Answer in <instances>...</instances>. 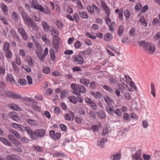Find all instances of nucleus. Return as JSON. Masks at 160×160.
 <instances>
[{
  "mask_svg": "<svg viewBox=\"0 0 160 160\" xmlns=\"http://www.w3.org/2000/svg\"><path fill=\"white\" fill-rule=\"evenodd\" d=\"M59 37L57 35H54L53 38V43L52 46L55 49L56 52L57 51L59 46Z\"/></svg>",
  "mask_w": 160,
  "mask_h": 160,
  "instance_id": "nucleus-6",
  "label": "nucleus"
},
{
  "mask_svg": "<svg viewBox=\"0 0 160 160\" xmlns=\"http://www.w3.org/2000/svg\"><path fill=\"white\" fill-rule=\"evenodd\" d=\"M80 82L82 84L86 86H88L89 83V81L88 79L85 78L80 79Z\"/></svg>",
  "mask_w": 160,
  "mask_h": 160,
  "instance_id": "nucleus-33",
  "label": "nucleus"
},
{
  "mask_svg": "<svg viewBox=\"0 0 160 160\" xmlns=\"http://www.w3.org/2000/svg\"><path fill=\"white\" fill-rule=\"evenodd\" d=\"M18 30L19 33L22 35L23 39L24 40H26L27 39V36L24 29L19 28H18Z\"/></svg>",
  "mask_w": 160,
  "mask_h": 160,
  "instance_id": "nucleus-12",
  "label": "nucleus"
},
{
  "mask_svg": "<svg viewBox=\"0 0 160 160\" xmlns=\"http://www.w3.org/2000/svg\"><path fill=\"white\" fill-rule=\"evenodd\" d=\"M124 120H126V122H128L130 121L129 114L127 113L124 114L123 115Z\"/></svg>",
  "mask_w": 160,
  "mask_h": 160,
  "instance_id": "nucleus-40",
  "label": "nucleus"
},
{
  "mask_svg": "<svg viewBox=\"0 0 160 160\" xmlns=\"http://www.w3.org/2000/svg\"><path fill=\"white\" fill-rule=\"evenodd\" d=\"M5 94L6 96L13 99H22V95L12 91H6L5 92Z\"/></svg>",
  "mask_w": 160,
  "mask_h": 160,
  "instance_id": "nucleus-4",
  "label": "nucleus"
},
{
  "mask_svg": "<svg viewBox=\"0 0 160 160\" xmlns=\"http://www.w3.org/2000/svg\"><path fill=\"white\" fill-rule=\"evenodd\" d=\"M115 113V114L118 116H121V112L119 109H117L116 111L114 110L112 112V114Z\"/></svg>",
  "mask_w": 160,
  "mask_h": 160,
  "instance_id": "nucleus-50",
  "label": "nucleus"
},
{
  "mask_svg": "<svg viewBox=\"0 0 160 160\" xmlns=\"http://www.w3.org/2000/svg\"><path fill=\"white\" fill-rule=\"evenodd\" d=\"M69 101L74 104H76L77 103V100L76 98L74 96L69 97L68 98Z\"/></svg>",
  "mask_w": 160,
  "mask_h": 160,
  "instance_id": "nucleus-31",
  "label": "nucleus"
},
{
  "mask_svg": "<svg viewBox=\"0 0 160 160\" xmlns=\"http://www.w3.org/2000/svg\"><path fill=\"white\" fill-rule=\"evenodd\" d=\"M26 131L28 134L29 135L30 138L32 140L34 139V131H33L31 128L29 126H27L25 127L24 131Z\"/></svg>",
  "mask_w": 160,
  "mask_h": 160,
  "instance_id": "nucleus-10",
  "label": "nucleus"
},
{
  "mask_svg": "<svg viewBox=\"0 0 160 160\" xmlns=\"http://www.w3.org/2000/svg\"><path fill=\"white\" fill-rule=\"evenodd\" d=\"M42 41L45 42L46 44H50V41L47 38V35L46 34H44L42 36Z\"/></svg>",
  "mask_w": 160,
  "mask_h": 160,
  "instance_id": "nucleus-30",
  "label": "nucleus"
},
{
  "mask_svg": "<svg viewBox=\"0 0 160 160\" xmlns=\"http://www.w3.org/2000/svg\"><path fill=\"white\" fill-rule=\"evenodd\" d=\"M78 87H77V88H78L79 91L81 93V92L82 93H84L86 92V90L84 87L78 84Z\"/></svg>",
  "mask_w": 160,
  "mask_h": 160,
  "instance_id": "nucleus-28",
  "label": "nucleus"
},
{
  "mask_svg": "<svg viewBox=\"0 0 160 160\" xmlns=\"http://www.w3.org/2000/svg\"><path fill=\"white\" fill-rule=\"evenodd\" d=\"M8 106L9 108L14 110L19 111V109L20 108L19 107L14 104H9L8 105Z\"/></svg>",
  "mask_w": 160,
  "mask_h": 160,
  "instance_id": "nucleus-20",
  "label": "nucleus"
},
{
  "mask_svg": "<svg viewBox=\"0 0 160 160\" xmlns=\"http://www.w3.org/2000/svg\"><path fill=\"white\" fill-rule=\"evenodd\" d=\"M42 25L43 31L49 33L50 31V27L49 25L44 21H43L42 22Z\"/></svg>",
  "mask_w": 160,
  "mask_h": 160,
  "instance_id": "nucleus-11",
  "label": "nucleus"
},
{
  "mask_svg": "<svg viewBox=\"0 0 160 160\" xmlns=\"http://www.w3.org/2000/svg\"><path fill=\"white\" fill-rule=\"evenodd\" d=\"M124 12L125 16L126 19H128L130 17L131 15V13L128 9H127L125 10Z\"/></svg>",
  "mask_w": 160,
  "mask_h": 160,
  "instance_id": "nucleus-39",
  "label": "nucleus"
},
{
  "mask_svg": "<svg viewBox=\"0 0 160 160\" xmlns=\"http://www.w3.org/2000/svg\"><path fill=\"white\" fill-rule=\"evenodd\" d=\"M22 99L23 101H24L27 103L31 102L32 103H35L36 102V101L34 99L30 98L27 97L24 98L22 97Z\"/></svg>",
  "mask_w": 160,
  "mask_h": 160,
  "instance_id": "nucleus-22",
  "label": "nucleus"
},
{
  "mask_svg": "<svg viewBox=\"0 0 160 160\" xmlns=\"http://www.w3.org/2000/svg\"><path fill=\"white\" fill-rule=\"evenodd\" d=\"M56 24L58 28H61L63 27L62 23L61 21L59 20H57Z\"/></svg>",
  "mask_w": 160,
  "mask_h": 160,
  "instance_id": "nucleus-54",
  "label": "nucleus"
},
{
  "mask_svg": "<svg viewBox=\"0 0 160 160\" xmlns=\"http://www.w3.org/2000/svg\"><path fill=\"white\" fill-rule=\"evenodd\" d=\"M88 105L90 106V108L92 110H96L97 109V105L93 101Z\"/></svg>",
  "mask_w": 160,
  "mask_h": 160,
  "instance_id": "nucleus-36",
  "label": "nucleus"
},
{
  "mask_svg": "<svg viewBox=\"0 0 160 160\" xmlns=\"http://www.w3.org/2000/svg\"><path fill=\"white\" fill-rule=\"evenodd\" d=\"M101 7L104 10H106V9H107L108 8V7L107 6V5L106 4L105 2H101Z\"/></svg>",
  "mask_w": 160,
  "mask_h": 160,
  "instance_id": "nucleus-59",
  "label": "nucleus"
},
{
  "mask_svg": "<svg viewBox=\"0 0 160 160\" xmlns=\"http://www.w3.org/2000/svg\"><path fill=\"white\" fill-rule=\"evenodd\" d=\"M49 52L50 55V58L51 59L52 61H54L55 60V54L53 49H50L49 50Z\"/></svg>",
  "mask_w": 160,
  "mask_h": 160,
  "instance_id": "nucleus-27",
  "label": "nucleus"
},
{
  "mask_svg": "<svg viewBox=\"0 0 160 160\" xmlns=\"http://www.w3.org/2000/svg\"><path fill=\"white\" fill-rule=\"evenodd\" d=\"M73 21L75 20L77 23H78L79 21V18L78 15L77 13H75L73 16Z\"/></svg>",
  "mask_w": 160,
  "mask_h": 160,
  "instance_id": "nucleus-45",
  "label": "nucleus"
},
{
  "mask_svg": "<svg viewBox=\"0 0 160 160\" xmlns=\"http://www.w3.org/2000/svg\"><path fill=\"white\" fill-rule=\"evenodd\" d=\"M120 155V154H115L114 155H111V157L113 160H118V158H119V156Z\"/></svg>",
  "mask_w": 160,
  "mask_h": 160,
  "instance_id": "nucleus-53",
  "label": "nucleus"
},
{
  "mask_svg": "<svg viewBox=\"0 0 160 160\" xmlns=\"http://www.w3.org/2000/svg\"><path fill=\"white\" fill-rule=\"evenodd\" d=\"M79 13L80 17L83 18L87 19L88 17V15L86 12L80 11L79 12Z\"/></svg>",
  "mask_w": 160,
  "mask_h": 160,
  "instance_id": "nucleus-34",
  "label": "nucleus"
},
{
  "mask_svg": "<svg viewBox=\"0 0 160 160\" xmlns=\"http://www.w3.org/2000/svg\"><path fill=\"white\" fill-rule=\"evenodd\" d=\"M8 116L10 118L12 119L16 122H18L20 120L19 117L18 116V114L14 112L9 113Z\"/></svg>",
  "mask_w": 160,
  "mask_h": 160,
  "instance_id": "nucleus-9",
  "label": "nucleus"
},
{
  "mask_svg": "<svg viewBox=\"0 0 160 160\" xmlns=\"http://www.w3.org/2000/svg\"><path fill=\"white\" fill-rule=\"evenodd\" d=\"M103 88L109 93L111 94H112L113 93V89L109 87L108 85H104L103 86Z\"/></svg>",
  "mask_w": 160,
  "mask_h": 160,
  "instance_id": "nucleus-29",
  "label": "nucleus"
},
{
  "mask_svg": "<svg viewBox=\"0 0 160 160\" xmlns=\"http://www.w3.org/2000/svg\"><path fill=\"white\" fill-rule=\"evenodd\" d=\"M108 141V139L107 138L104 137L102 139L98 142V145L101 148L104 147L105 143L106 142Z\"/></svg>",
  "mask_w": 160,
  "mask_h": 160,
  "instance_id": "nucleus-18",
  "label": "nucleus"
},
{
  "mask_svg": "<svg viewBox=\"0 0 160 160\" xmlns=\"http://www.w3.org/2000/svg\"><path fill=\"white\" fill-rule=\"evenodd\" d=\"M84 41L85 43L88 46H90L92 45L91 42L88 39L85 38L84 39Z\"/></svg>",
  "mask_w": 160,
  "mask_h": 160,
  "instance_id": "nucleus-60",
  "label": "nucleus"
},
{
  "mask_svg": "<svg viewBox=\"0 0 160 160\" xmlns=\"http://www.w3.org/2000/svg\"><path fill=\"white\" fill-rule=\"evenodd\" d=\"M12 16V19L15 21H18L19 19L18 14L15 11L13 12Z\"/></svg>",
  "mask_w": 160,
  "mask_h": 160,
  "instance_id": "nucleus-26",
  "label": "nucleus"
},
{
  "mask_svg": "<svg viewBox=\"0 0 160 160\" xmlns=\"http://www.w3.org/2000/svg\"><path fill=\"white\" fill-rule=\"evenodd\" d=\"M135 29L134 28H132L129 31V34L132 37L134 36L135 34Z\"/></svg>",
  "mask_w": 160,
  "mask_h": 160,
  "instance_id": "nucleus-62",
  "label": "nucleus"
},
{
  "mask_svg": "<svg viewBox=\"0 0 160 160\" xmlns=\"http://www.w3.org/2000/svg\"><path fill=\"white\" fill-rule=\"evenodd\" d=\"M11 63L13 67V68L15 71H18L20 70L19 68L15 63L14 62L12 61L11 62Z\"/></svg>",
  "mask_w": 160,
  "mask_h": 160,
  "instance_id": "nucleus-56",
  "label": "nucleus"
},
{
  "mask_svg": "<svg viewBox=\"0 0 160 160\" xmlns=\"http://www.w3.org/2000/svg\"><path fill=\"white\" fill-rule=\"evenodd\" d=\"M33 147H34V149L38 152H42L43 151L42 147L34 145Z\"/></svg>",
  "mask_w": 160,
  "mask_h": 160,
  "instance_id": "nucleus-48",
  "label": "nucleus"
},
{
  "mask_svg": "<svg viewBox=\"0 0 160 160\" xmlns=\"http://www.w3.org/2000/svg\"><path fill=\"white\" fill-rule=\"evenodd\" d=\"M141 150H139L137 151L135 155L132 157L133 160H142L141 158Z\"/></svg>",
  "mask_w": 160,
  "mask_h": 160,
  "instance_id": "nucleus-13",
  "label": "nucleus"
},
{
  "mask_svg": "<svg viewBox=\"0 0 160 160\" xmlns=\"http://www.w3.org/2000/svg\"><path fill=\"white\" fill-rule=\"evenodd\" d=\"M42 47L39 48H37L36 50V53L38 57L39 55H41V54L42 52Z\"/></svg>",
  "mask_w": 160,
  "mask_h": 160,
  "instance_id": "nucleus-51",
  "label": "nucleus"
},
{
  "mask_svg": "<svg viewBox=\"0 0 160 160\" xmlns=\"http://www.w3.org/2000/svg\"><path fill=\"white\" fill-rule=\"evenodd\" d=\"M97 114L99 117L101 118H104L106 117L105 114L102 110L97 112Z\"/></svg>",
  "mask_w": 160,
  "mask_h": 160,
  "instance_id": "nucleus-32",
  "label": "nucleus"
},
{
  "mask_svg": "<svg viewBox=\"0 0 160 160\" xmlns=\"http://www.w3.org/2000/svg\"><path fill=\"white\" fill-rule=\"evenodd\" d=\"M0 141L5 145L8 146H11L12 143L9 142L7 139L3 137H0Z\"/></svg>",
  "mask_w": 160,
  "mask_h": 160,
  "instance_id": "nucleus-17",
  "label": "nucleus"
},
{
  "mask_svg": "<svg viewBox=\"0 0 160 160\" xmlns=\"http://www.w3.org/2000/svg\"><path fill=\"white\" fill-rule=\"evenodd\" d=\"M151 93L152 94L153 97L156 96L155 90V85L153 83H152L151 85Z\"/></svg>",
  "mask_w": 160,
  "mask_h": 160,
  "instance_id": "nucleus-37",
  "label": "nucleus"
},
{
  "mask_svg": "<svg viewBox=\"0 0 160 160\" xmlns=\"http://www.w3.org/2000/svg\"><path fill=\"white\" fill-rule=\"evenodd\" d=\"M49 134L50 138L55 141L59 140L61 138V134L58 132L55 133V131L53 130L49 132Z\"/></svg>",
  "mask_w": 160,
  "mask_h": 160,
  "instance_id": "nucleus-5",
  "label": "nucleus"
},
{
  "mask_svg": "<svg viewBox=\"0 0 160 160\" xmlns=\"http://www.w3.org/2000/svg\"><path fill=\"white\" fill-rule=\"evenodd\" d=\"M148 8V6L147 5H145L143 7L141 10V11L142 13H143L146 12Z\"/></svg>",
  "mask_w": 160,
  "mask_h": 160,
  "instance_id": "nucleus-64",
  "label": "nucleus"
},
{
  "mask_svg": "<svg viewBox=\"0 0 160 160\" xmlns=\"http://www.w3.org/2000/svg\"><path fill=\"white\" fill-rule=\"evenodd\" d=\"M10 44L8 42L6 41L4 43V45L2 48L3 52L10 50Z\"/></svg>",
  "mask_w": 160,
  "mask_h": 160,
  "instance_id": "nucleus-24",
  "label": "nucleus"
},
{
  "mask_svg": "<svg viewBox=\"0 0 160 160\" xmlns=\"http://www.w3.org/2000/svg\"><path fill=\"white\" fill-rule=\"evenodd\" d=\"M7 78L8 81L11 82L12 84H14L15 83V81L11 74H8Z\"/></svg>",
  "mask_w": 160,
  "mask_h": 160,
  "instance_id": "nucleus-23",
  "label": "nucleus"
},
{
  "mask_svg": "<svg viewBox=\"0 0 160 160\" xmlns=\"http://www.w3.org/2000/svg\"><path fill=\"white\" fill-rule=\"evenodd\" d=\"M140 20L142 25L144 26L145 27H147V26L148 24L144 19L143 16H142L141 17Z\"/></svg>",
  "mask_w": 160,
  "mask_h": 160,
  "instance_id": "nucleus-38",
  "label": "nucleus"
},
{
  "mask_svg": "<svg viewBox=\"0 0 160 160\" xmlns=\"http://www.w3.org/2000/svg\"><path fill=\"white\" fill-rule=\"evenodd\" d=\"M27 78L28 80V84L29 85L32 84V77L29 75H27Z\"/></svg>",
  "mask_w": 160,
  "mask_h": 160,
  "instance_id": "nucleus-63",
  "label": "nucleus"
},
{
  "mask_svg": "<svg viewBox=\"0 0 160 160\" xmlns=\"http://www.w3.org/2000/svg\"><path fill=\"white\" fill-rule=\"evenodd\" d=\"M108 105V107H106V110L109 114L112 115V112L113 111H114V108L112 105H110L109 103Z\"/></svg>",
  "mask_w": 160,
  "mask_h": 160,
  "instance_id": "nucleus-19",
  "label": "nucleus"
},
{
  "mask_svg": "<svg viewBox=\"0 0 160 160\" xmlns=\"http://www.w3.org/2000/svg\"><path fill=\"white\" fill-rule=\"evenodd\" d=\"M74 45L76 49H79L82 46V44L79 41H77L75 43Z\"/></svg>",
  "mask_w": 160,
  "mask_h": 160,
  "instance_id": "nucleus-44",
  "label": "nucleus"
},
{
  "mask_svg": "<svg viewBox=\"0 0 160 160\" xmlns=\"http://www.w3.org/2000/svg\"><path fill=\"white\" fill-rule=\"evenodd\" d=\"M105 101L107 103V104H108L109 103H113L114 102L112 99L109 97L108 96H105L104 98Z\"/></svg>",
  "mask_w": 160,
  "mask_h": 160,
  "instance_id": "nucleus-25",
  "label": "nucleus"
},
{
  "mask_svg": "<svg viewBox=\"0 0 160 160\" xmlns=\"http://www.w3.org/2000/svg\"><path fill=\"white\" fill-rule=\"evenodd\" d=\"M34 8L36 9H38L41 12H42L44 11V9L42 6L39 4H37L36 5H34Z\"/></svg>",
  "mask_w": 160,
  "mask_h": 160,
  "instance_id": "nucleus-47",
  "label": "nucleus"
},
{
  "mask_svg": "<svg viewBox=\"0 0 160 160\" xmlns=\"http://www.w3.org/2000/svg\"><path fill=\"white\" fill-rule=\"evenodd\" d=\"M19 13H21L22 18L28 27L33 28L36 31L38 30V28L36 23L27 14L24 12V10L22 7L19 6L18 8Z\"/></svg>",
  "mask_w": 160,
  "mask_h": 160,
  "instance_id": "nucleus-1",
  "label": "nucleus"
},
{
  "mask_svg": "<svg viewBox=\"0 0 160 160\" xmlns=\"http://www.w3.org/2000/svg\"><path fill=\"white\" fill-rule=\"evenodd\" d=\"M113 38L112 35L110 33H107L104 37V40L107 42L111 41Z\"/></svg>",
  "mask_w": 160,
  "mask_h": 160,
  "instance_id": "nucleus-14",
  "label": "nucleus"
},
{
  "mask_svg": "<svg viewBox=\"0 0 160 160\" xmlns=\"http://www.w3.org/2000/svg\"><path fill=\"white\" fill-rule=\"evenodd\" d=\"M46 131L43 128H40L36 129L34 131V139L33 140H37L38 138H42L45 135Z\"/></svg>",
  "mask_w": 160,
  "mask_h": 160,
  "instance_id": "nucleus-2",
  "label": "nucleus"
},
{
  "mask_svg": "<svg viewBox=\"0 0 160 160\" xmlns=\"http://www.w3.org/2000/svg\"><path fill=\"white\" fill-rule=\"evenodd\" d=\"M27 58H28L27 61L29 65L31 67H34V63L32 61V57L30 55H28Z\"/></svg>",
  "mask_w": 160,
  "mask_h": 160,
  "instance_id": "nucleus-21",
  "label": "nucleus"
},
{
  "mask_svg": "<svg viewBox=\"0 0 160 160\" xmlns=\"http://www.w3.org/2000/svg\"><path fill=\"white\" fill-rule=\"evenodd\" d=\"M143 48L144 50L151 54L153 53L156 49L154 45L149 42L145 43L143 46Z\"/></svg>",
  "mask_w": 160,
  "mask_h": 160,
  "instance_id": "nucleus-3",
  "label": "nucleus"
},
{
  "mask_svg": "<svg viewBox=\"0 0 160 160\" xmlns=\"http://www.w3.org/2000/svg\"><path fill=\"white\" fill-rule=\"evenodd\" d=\"M20 84L22 86H24L27 83V82L25 79L24 78H21L18 81Z\"/></svg>",
  "mask_w": 160,
  "mask_h": 160,
  "instance_id": "nucleus-49",
  "label": "nucleus"
},
{
  "mask_svg": "<svg viewBox=\"0 0 160 160\" xmlns=\"http://www.w3.org/2000/svg\"><path fill=\"white\" fill-rule=\"evenodd\" d=\"M18 158V156L15 154L9 155L6 157L7 160H19Z\"/></svg>",
  "mask_w": 160,
  "mask_h": 160,
  "instance_id": "nucleus-15",
  "label": "nucleus"
},
{
  "mask_svg": "<svg viewBox=\"0 0 160 160\" xmlns=\"http://www.w3.org/2000/svg\"><path fill=\"white\" fill-rule=\"evenodd\" d=\"M75 122L78 124H81L82 122V117L76 116L74 118Z\"/></svg>",
  "mask_w": 160,
  "mask_h": 160,
  "instance_id": "nucleus-43",
  "label": "nucleus"
},
{
  "mask_svg": "<svg viewBox=\"0 0 160 160\" xmlns=\"http://www.w3.org/2000/svg\"><path fill=\"white\" fill-rule=\"evenodd\" d=\"M73 62H77L78 63L82 65L84 62L83 58L79 55H77L76 56H73L72 57Z\"/></svg>",
  "mask_w": 160,
  "mask_h": 160,
  "instance_id": "nucleus-8",
  "label": "nucleus"
},
{
  "mask_svg": "<svg viewBox=\"0 0 160 160\" xmlns=\"http://www.w3.org/2000/svg\"><path fill=\"white\" fill-rule=\"evenodd\" d=\"M27 122L33 126L36 124V121L35 120L28 119L27 120Z\"/></svg>",
  "mask_w": 160,
  "mask_h": 160,
  "instance_id": "nucleus-52",
  "label": "nucleus"
},
{
  "mask_svg": "<svg viewBox=\"0 0 160 160\" xmlns=\"http://www.w3.org/2000/svg\"><path fill=\"white\" fill-rule=\"evenodd\" d=\"M124 28L122 26L120 25L118 29V35L119 37L122 35L123 32Z\"/></svg>",
  "mask_w": 160,
  "mask_h": 160,
  "instance_id": "nucleus-35",
  "label": "nucleus"
},
{
  "mask_svg": "<svg viewBox=\"0 0 160 160\" xmlns=\"http://www.w3.org/2000/svg\"><path fill=\"white\" fill-rule=\"evenodd\" d=\"M71 88L73 90L72 93L76 95L77 96H80L81 93L80 92L78 88H77L78 87V84L76 83H72L70 85Z\"/></svg>",
  "mask_w": 160,
  "mask_h": 160,
  "instance_id": "nucleus-7",
  "label": "nucleus"
},
{
  "mask_svg": "<svg viewBox=\"0 0 160 160\" xmlns=\"http://www.w3.org/2000/svg\"><path fill=\"white\" fill-rule=\"evenodd\" d=\"M11 132L13 134L17 139H20L21 138V137L19 136L18 132L15 130H12L11 131Z\"/></svg>",
  "mask_w": 160,
  "mask_h": 160,
  "instance_id": "nucleus-46",
  "label": "nucleus"
},
{
  "mask_svg": "<svg viewBox=\"0 0 160 160\" xmlns=\"http://www.w3.org/2000/svg\"><path fill=\"white\" fill-rule=\"evenodd\" d=\"M89 115L92 117V119H96V114L93 111H90L89 112Z\"/></svg>",
  "mask_w": 160,
  "mask_h": 160,
  "instance_id": "nucleus-55",
  "label": "nucleus"
},
{
  "mask_svg": "<svg viewBox=\"0 0 160 160\" xmlns=\"http://www.w3.org/2000/svg\"><path fill=\"white\" fill-rule=\"evenodd\" d=\"M123 10L122 9L120 10L118 14V18L120 21H122L123 19Z\"/></svg>",
  "mask_w": 160,
  "mask_h": 160,
  "instance_id": "nucleus-57",
  "label": "nucleus"
},
{
  "mask_svg": "<svg viewBox=\"0 0 160 160\" xmlns=\"http://www.w3.org/2000/svg\"><path fill=\"white\" fill-rule=\"evenodd\" d=\"M142 6L141 5V4L140 2H138L135 5V9L136 11H138L142 7Z\"/></svg>",
  "mask_w": 160,
  "mask_h": 160,
  "instance_id": "nucleus-58",
  "label": "nucleus"
},
{
  "mask_svg": "<svg viewBox=\"0 0 160 160\" xmlns=\"http://www.w3.org/2000/svg\"><path fill=\"white\" fill-rule=\"evenodd\" d=\"M0 20L4 24L6 25H8V21H7L6 18L3 16H2L1 17H0Z\"/></svg>",
  "mask_w": 160,
  "mask_h": 160,
  "instance_id": "nucleus-61",
  "label": "nucleus"
},
{
  "mask_svg": "<svg viewBox=\"0 0 160 160\" xmlns=\"http://www.w3.org/2000/svg\"><path fill=\"white\" fill-rule=\"evenodd\" d=\"M4 55L7 59H11L12 57V53L11 50L4 52Z\"/></svg>",
  "mask_w": 160,
  "mask_h": 160,
  "instance_id": "nucleus-16",
  "label": "nucleus"
},
{
  "mask_svg": "<svg viewBox=\"0 0 160 160\" xmlns=\"http://www.w3.org/2000/svg\"><path fill=\"white\" fill-rule=\"evenodd\" d=\"M43 72L45 74H48L50 73V68L48 66L44 67L42 69Z\"/></svg>",
  "mask_w": 160,
  "mask_h": 160,
  "instance_id": "nucleus-42",
  "label": "nucleus"
},
{
  "mask_svg": "<svg viewBox=\"0 0 160 160\" xmlns=\"http://www.w3.org/2000/svg\"><path fill=\"white\" fill-rule=\"evenodd\" d=\"M53 91L51 88H48L44 92V94L45 95L49 96L52 93Z\"/></svg>",
  "mask_w": 160,
  "mask_h": 160,
  "instance_id": "nucleus-41",
  "label": "nucleus"
}]
</instances>
